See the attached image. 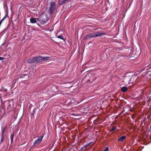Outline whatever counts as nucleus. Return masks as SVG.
Returning a JSON list of instances; mask_svg holds the SVG:
<instances>
[{
	"label": "nucleus",
	"instance_id": "obj_3",
	"mask_svg": "<svg viewBox=\"0 0 151 151\" xmlns=\"http://www.w3.org/2000/svg\"><path fill=\"white\" fill-rule=\"evenodd\" d=\"M55 9V2H52L50 6L49 11L51 14H52L53 13Z\"/></svg>",
	"mask_w": 151,
	"mask_h": 151
},
{
	"label": "nucleus",
	"instance_id": "obj_6",
	"mask_svg": "<svg viewBox=\"0 0 151 151\" xmlns=\"http://www.w3.org/2000/svg\"><path fill=\"white\" fill-rule=\"evenodd\" d=\"M126 138V137L125 136H122L118 139V141L122 142Z\"/></svg>",
	"mask_w": 151,
	"mask_h": 151
},
{
	"label": "nucleus",
	"instance_id": "obj_9",
	"mask_svg": "<svg viewBox=\"0 0 151 151\" xmlns=\"http://www.w3.org/2000/svg\"><path fill=\"white\" fill-rule=\"evenodd\" d=\"M32 58L33 60V63H38L37 58V57L35 58Z\"/></svg>",
	"mask_w": 151,
	"mask_h": 151
},
{
	"label": "nucleus",
	"instance_id": "obj_12",
	"mask_svg": "<svg viewBox=\"0 0 151 151\" xmlns=\"http://www.w3.org/2000/svg\"><path fill=\"white\" fill-rule=\"evenodd\" d=\"M27 62L28 63H33L32 58H31L28 60Z\"/></svg>",
	"mask_w": 151,
	"mask_h": 151
},
{
	"label": "nucleus",
	"instance_id": "obj_18",
	"mask_svg": "<svg viewBox=\"0 0 151 151\" xmlns=\"http://www.w3.org/2000/svg\"><path fill=\"white\" fill-rule=\"evenodd\" d=\"M4 59V58L3 57H0V60H2Z\"/></svg>",
	"mask_w": 151,
	"mask_h": 151
},
{
	"label": "nucleus",
	"instance_id": "obj_11",
	"mask_svg": "<svg viewBox=\"0 0 151 151\" xmlns=\"http://www.w3.org/2000/svg\"><path fill=\"white\" fill-rule=\"evenodd\" d=\"M50 58L49 57H42V61L47 60H49L50 59Z\"/></svg>",
	"mask_w": 151,
	"mask_h": 151
},
{
	"label": "nucleus",
	"instance_id": "obj_1",
	"mask_svg": "<svg viewBox=\"0 0 151 151\" xmlns=\"http://www.w3.org/2000/svg\"><path fill=\"white\" fill-rule=\"evenodd\" d=\"M105 35L104 33H100L99 32H95L87 34L85 36V39L87 40L90 38L95 37H100Z\"/></svg>",
	"mask_w": 151,
	"mask_h": 151
},
{
	"label": "nucleus",
	"instance_id": "obj_2",
	"mask_svg": "<svg viewBox=\"0 0 151 151\" xmlns=\"http://www.w3.org/2000/svg\"><path fill=\"white\" fill-rule=\"evenodd\" d=\"M38 20L40 21V23L42 24H45L47 22V21L48 20V18L47 16L46 15H44L43 14L40 15L39 17Z\"/></svg>",
	"mask_w": 151,
	"mask_h": 151
},
{
	"label": "nucleus",
	"instance_id": "obj_13",
	"mask_svg": "<svg viewBox=\"0 0 151 151\" xmlns=\"http://www.w3.org/2000/svg\"><path fill=\"white\" fill-rule=\"evenodd\" d=\"M14 134H12L11 135V143H12V142L13 141V138H14Z\"/></svg>",
	"mask_w": 151,
	"mask_h": 151
},
{
	"label": "nucleus",
	"instance_id": "obj_5",
	"mask_svg": "<svg viewBox=\"0 0 151 151\" xmlns=\"http://www.w3.org/2000/svg\"><path fill=\"white\" fill-rule=\"evenodd\" d=\"M4 128L2 129V133L1 134V142L0 143L2 142L4 140Z\"/></svg>",
	"mask_w": 151,
	"mask_h": 151
},
{
	"label": "nucleus",
	"instance_id": "obj_20",
	"mask_svg": "<svg viewBox=\"0 0 151 151\" xmlns=\"http://www.w3.org/2000/svg\"><path fill=\"white\" fill-rule=\"evenodd\" d=\"M88 145H85L83 147H84V148H86V147H87V146H88Z\"/></svg>",
	"mask_w": 151,
	"mask_h": 151
},
{
	"label": "nucleus",
	"instance_id": "obj_10",
	"mask_svg": "<svg viewBox=\"0 0 151 151\" xmlns=\"http://www.w3.org/2000/svg\"><path fill=\"white\" fill-rule=\"evenodd\" d=\"M121 90L123 92H125L127 90V88L126 87H123L121 88Z\"/></svg>",
	"mask_w": 151,
	"mask_h": 151
},
{
	"label": "nucleus",
	"instance_id": "obj_8",
	"mask_svg": "<svg viewBox=\"0 0 151 151\" xmlns=\"http://www.w3.org/2000/svg\"><path fill=\"white\" fill-rule=\"evenodd\" d=\"M37 58L38 63L42 61V57L41 56H39L38 57H37Z\"/></svg>",
	"mask_w": 151,
	"mask_h": 151
},
{
	"label": "nucleus",
	"instance_id": "obj_19",
	"mask_svg": "<svg viewBox=\"0 0 151 151\" xmlns=\"http://www.w3.org/2000/svg\"><path fill=\"white\" fill-rule=\"evenodd\" d=\"M85 148H84V147H82L81 149V150H85Z\"/></svg>",
	"mask_w": 151,
	"mask_h": 151
},
{
	"label": "nucleus",
	"instance_id": "obj_14",
	"mask_svg": "<svg viewBox=\"0 0 151 151\" xmlns=\"http://www.w3.org/2000/svg\"><path fill=\"white\" fill-rule=\"evenodd\" d=\"M57 37L58 38L61 39H63V36L62 35H59Z\"/></svg>",
	"mask_w": 151,
	"mask_h": 151
},
{
	"label": "nucleus",
	"instance_id": "obj_16",
	"mask_svg": "<svg viewBox=\"0 0 151 151\" xmlns=\"http://www.w3.org/2000/svg\"><path fill=\"white\" fill-rule=\"evenodd\" d=\"M103 151H109V148L106 147Z\"/></svg>",
	"mask_w": 151,
	"mask_h": 151
},
{
	"label": "nucleus",
	"instance_id": "obj_17",
	"mask_svg": "<svg viewBox=\"0 0 151 151\" xmlns=\"http://www.w3.org/2000/svg\"><path fill=\"white\" fill-rule=\"evenodd\" d=\"M7 16V14H6V15L3 18V19L4 20Z\"/></svg>",
	"mask_w": 151,
	"mask_h": 151
},
{
	"label": "nucleus",
	"instance_id": "obj_23",
	"mask_svg": "<svg viewBox=\"0 0 151 151\" xmlns=\"http://www.w3.org/2000/svg\"><path fill=\"white\" fill-rule=\"evenodd\" d=\"M22 96H23V98H24L25 97L24 96V95H23Z\"/></svg>",
	"mask_w": 151,
	"mask_h": 151
},
{
	"label": "nucleus",
	"instance_id": "obj_22",
	"mask_svg": "<svg viewBox=\"0 0 151 151\" xmlns=\"http://www.w3.org/2000/svg\"><path fill=\"white\" fill-rule=\"evenodd\" d=\"M3 22V21H2L1 20L0 21V22H2H2Z\"/></svg>",
	"mask_w": 151,
	"mask_h": 151
},
{
	"label": "nucleus",
	"instance_id": "obj_4",
	"mask_svg": "<svg viewBox=\"0 0 151 151\" xmlns=\"http://www.w3.org/2000/svg\"><path fill=\"white\" fill-rule=\"evenodd\" d=\"M44 137V135L41 136L38 138L37 140H35L33 143V145H35L38 144L42 142V139Z\"/></svg>",
	"mask_w": 151,
	"mask_h": 151
},
{
	"label": "nucleus",
	"instance_id": "obj_15",
	"mask_svg": "<svg viewBox=\"0 0 151 151\" xmlns=\"http://www.w3.org/2000/svg\"><path fill=\"white\" fill-rule=\"evenodd\" d=\"M116 129V127H112L111 129V131H114V130Z\"/></svg>",
	"mask_w": 151,
	"mask_h": 151
},
{
	"label": "nucleus",
	"instance_id": "obj_7",
	"mask_svg": "<svg viewBox=\"0 0 151 151\" xmlns=\"http://www.w3.org/2000/svg\"><path fill=\"white\" fill-rule=\"evenodd\" d=\"M30 22L32 23H35L36 22V19L35 18H31L30 19Z\"/></svg>",
	"mask_w": 151,
	"mask_h": 151
},
{
	"label": "nucleus",
	"instance_id": "obj_21",
	"mask_svg": "<svg viewBox=\"0 0 151 151\" xmlns=\"http://www.w3.org/2000/svg\"><path fill=\"white\" fill-rule=\"evenodd\" d=\"M1 20L3 21L4 20L2 19Z\"/></svg>",
	"mask_w": 151,
	"mask_h": 151
}]
</instances>
